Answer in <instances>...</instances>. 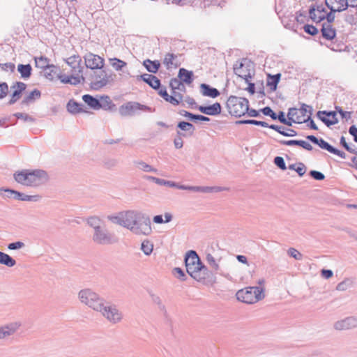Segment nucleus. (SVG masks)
Segmentation results:
<instances>
[{"mask_svg":"<svg viewBox=\"0 0 357 357\" xmlns=\"http://www.w3.org/2000/svg\"><path fill=\"white\" fill-rule=\"evenodd\" d=\"M322 122H324L327 126H331L338 123L337 119H332L331 117H328L325 115L320 116L318 117Z\"/></svg>","mask_w":357,"mask_h":357,"instance_id":"54","label":"nucleus"},{"mask_svg":"<svg viewBox=\"0 0 357 357\" xmlns=\"http://www.w3.org/2000/svg\"><path fill=\"white\" fill-rule=\"evenodd\" d=\"M110 82L109 77L105 71H100L99 74H95L91 82V86L95 90H98L106 86Z\"/></svg>","mask_w":357,"mask_h":357,"instance_id":"17","label":"nucleus"},{"mask_svg":"<svg viewBox=\"0 0 357 357\" xmlns=\"http://www.w3.org/2000/svg\"><path fill=\"white\" fill-rule=\"evenodd\" d=\"M67 64L71 68V73L84 79L82 73L83 66L81 65L82 59L79 55H73L66 59Z\"/></svg>","mask_w":357,"mask_h":357,"instance_id":"14","label":"nucleus"},{"mask_svg":"<svg viewBox=\"0 0 357 357\" xmlns=\"http://www.w3.org/2000/svg\"><path fill=\"white\" fill-rule=\"evenodd\" d=\"M181 114L184 116L185 117L188 118L191 121H209L210 119L203 115L194 114L187 111L181 112Z\"/></svg>","mask_w":357,"mask_h":357,"instance_id":"39","label":"nucleus"},{"mask_svg":"<svg viewBox=\"0 0 357 357\" xmlns=\"http://www.w3.org/2000/svg\"><path fill=\"white\" fill-rule=\"evenodd\" d=\"M312 113V107L306 104H302L300 109L290 108L287 114V118L294 123H306L310 119Z\"/></svg>","mask_w":357,"mask_h":357,"instance_id":"8","label":"nucleus"},{"mask_svg":"<svg viewBox=\"0 0 357 357\" xmlns=\"http://www.w3.org/2000/svg\"><path fill=\"white\" fill-rule=\"evenodd\" d=\"M82 100L87 104L91 108L93 109H99L102 107V105L97 98L93 97L91 95L86 94L82 96Z\"/></svg>","mask_w":357,"mask_h":357,"instance_id":"31","label":"nucleus"},{"mask_svg":"<svg viewBox=\"0 0 357 357\" xmlns=\"http://www.w3.org/2000/svg\"><path fill=\"white\" fill-rule=\"evenodd\" d=\"M288 169L295 171L299 176H303L306 172V167L303 163L290 165Z\"/></svg>","mask_w":357,"mask_h":357,"instance_id":"44","label":"nucleus"},{"mask_svg":"<svg viewBox=\"0 0 357 357\" xmlns=\"http://www.w3.org/2000/svg\"><path fill=\"white\" fill-rule=\"evenodd\" d=\"M24 189L30 192H40L46 186V180H16Z\"/></svg>","mask_w":357,"mask_h":357,"instance_id":"12","label":"nucleus"},{"mask_svg":"<svg viewBox=\"0 0 357 357\" xmlns=\"http://www.w3.org/2000/svg\"><path fill=\"white\" fill-rule=\"evenodd\" d=\"M85 65L91 69H101L104 66V59L98 55L87 53L84 56Z\"/></svg>","mask_w":357,"mask_h":357,"instance_id":"16","label":"nucleus"},{"mask_svg":"<svg viewBox=\"0 0 357 357\" xmlns=\"http://www.w3.org/2000/svg\"><path fill=\"white\" fill-rule=\"evenodd\" d=\"M333 327L337 331H347L357 328V317L350 316L334 323Z\"/></svg>","mask_w":357,"mask_h":357,"instance_id":"15","label":"nucleus"},{"mask_svg":"<svg viewBox=\"0 0 357 357\" xmlns=\"http://www.w3.org/2000/svg\"><path fill=\"white\" fill-rule=\"evenodd\" d=\"M123 212L119 213L116 215H108L107 219L110 220L112 223L121 225L123 227Z\"/></svg>","mask_w":357,"mask_h":357,"instance_id":"50","label":"nucleus"},{"mask_svg":"<svg viewBox=\"0 0 357 357\" xmlns=\"http://www.w3.org/2000/svg\"><path fill=\"white\" fill-rule=\"evenodd\" d=\"M0 264L10 268L16 264V261L9 255L0 251Z\"/></svg>","mask_w":357,"mask_h":357,"instance_id":"33","label":"nucleus"},{"mask_svg":"<svg viewBox=\"0 0 357 357\" xmlns=\"http://www.w3.org/2000/svg\"><path fill=\"white\" fill-rule=\"evenodd\" d=\"M248 104L249 101L245 98L230 96L227 100V106L230 114L241 117L248 111Z\"/></svg>","mask_w":357,"mask_h":357,"instance_id":"7","label":"nucleus"},{"mask_svg":"<svg viewBox=\"0 0 357 357\" xmlns=\"http://www.w3.org/2000/svg\"><path fill=\"white\" fill-rule=\"evenodd\" d=\"M239 124H252L255 126H261L264 128H268L270 126L267 123L264 121H260L257 120H242L237 122Z\"/></svg>","mask_w":357,"mask_h":357,"instance_id":"49","label":"nucleus"},{"mask_svg":"<svg viewBox=\"0 0 357 357\" xmlns=\"http://www.w3.org/2000/svg\"><path fill=\"white\" fill-rule=\"evenodd\" d=\"M280 74H276L275 75H268L267 79V86L270 87L272 91H274L277 89V85L280 81Z\"/></svg>","mask_w":357,"mask_h":357,"instance_id":"41","label":"nucleus"},{"mask_svg":"<svg viewBox=\"0 0 357 357\" xmlns=\"http://www.w3.org/2000/svg\"><path fill=\"white\" fill-rule=\"evenodd\" d=\"M320 148L327 150L328 152L333 153L335 155L341 156L342 158H344V153L342 151L336 149L330 145L328 142H326L323 139H319L318 143L317 144Z\"/></svg>","mask_w":357,"mask_h":357,"instance_id":"29","label":"nucleus"},{"mask_svg":"<svg viewBox=\"0 0 357 357\" xmlns=\"http://www.w3.org/2000/svg\"><path fill=\"white\" fill-rule=\"evenodd\" d=\"M8 92V86L6 82L0 84V99L4 98Z\"/></svg>","mask_w":357,"mask_h":357,"instance_id":"61","label":"nucleus"},{"mask_svg":"<svg viewBox=\"0 0 357 357\" xmlns=\"http://www.w3.org/2000/svg\"><path fill=\"white\" fill-rule=\"evenodd\" d=\"M236 296L239 301L252 304L264 298V289L259 287H248L238 290Z\"/></svg>","mask_w":357,"mask_h":357,"instance_id":"6","label":"nucleus"},{"mask_svg":"<svg viewBox=\"0 0 357 357\" xmlns=\"http://www.w3.org/2000/svg\"><path fill=\"white\" fill-rule=\"evenodd\" d=\"M287 254L296 260H302L303 257V255L294 248H289Z\"/></svg>","mask_w":357,"mask_h":357,"instance_id":"53","label":"nucleus"},{"mask_svg":"<svg viewBox=\"0 0 357 357\" xmlns=\"http://www.w3.org/2000/svg\"><path fill=\"white\" fill-rule=\"evenodd\" d=\"M97 312L111 324H119L123 319V314L117 305L105 300Z\"/></svg>","mask_w":357,"mask_h":357,"instance_id":"4","label":"nucleus"},{"mask_svg":"<svg viewBox=\"0 0 357 357\" xmlns=\"http://www.w3.org/2000/svg\"><path fill=\"white\" fill-rule=\"evenodd\" d=\"M138 110L149 112H153L152 109L146 105H142L137 102H128L120 107L119 113L123 116H132L135 114Z\"/></svg>","mask_w":357,"mask_h":357,"instance_id":"10","label":"nucleus"},{"mask_svg":"<svg viewBox=\"0 0 357 357\" xmlns=\"http://www.w3.org/2000/svg\"><path fill=\"white\" fill-rule=\"evenodd\" d=\"M84 105L70 100L67 104V109L70 113L77 114L83 112Z\"/></svg>","mask_w":357,"mask_h":357,"instance_id":"34","label":"nucleus"},{"mask_svg":"<svg viewBox=\"0 0 357 357\" xmlns=\"http://www.w3.org/2000/svg\"><path fill=\"white\" fill-rule=\"evenodd\" d=\"M268 128L278 132L281 135L286 137H294L297 135L296 131H295L294 130L287 129V131H284L282 127L276 125H271L270 126H268Z\"/></svg>","mask_w":357,"mask_h":357,"instance_id":"37","label":"nucleus"},{"mask_svg":"<svg viewBox=\"0 0 357 357\" xmlns=\"http://www.w3.org/2000/svg\"><path fill=\"white\" fill-rule=\"evenodd\" d=\"M24 246V243L22 241H16L14 243H9L8 245V248L10 250H17L23 248Z\"/></svg>","mask_w":357,"mask_h":357,"instance_id":"64","label":"nucleus"},{"mask_svg":"<svg viewBox=\"0 0 357 357\" xmlns=\"http://www.w3.org/2000/svg\"><path fill=\"white\" fill-rule=\"evenodd\" d=\"M13 176L14 178H29V176L33 178H45L50 176L45 171L42 169H23L16 172Z\"/></svg>","mask_w":357,"mask_h":357,"instance_id":"13","label":"nucleus"},{"mask_svg":"<svg viewBox=\"0 0 357 357\" xmlns=\"http://www.w3.org/2000/svg\"><path fill=\"white\" fill-rule=\"evenodd\" d=\"M19 119H22L24 121H30L32 122L34 121L33 118L26 113H15L14 114Z\"/></svg>","mask_w":357,"mask_h":357,"instance_id":"58","label":"nucleus"},{"mask_svg":"<svg viewBox=\"0 0 357 357\" xmlns=\"http://www.w3.org/2000/svg\"><path fill=\"white\" fill-rule=\"evenodd\" d=\"M36 66L37 68L45 70L46 68L50 66L49 61L46 57L40 56L35 58Z\"/></svg>","mask_w":357,"mask_h":357,"instance_id":"48","label":"nucleus"},{"mask_svg":"<svg viewBox=\"0 0 357 357\" xmlns=\"http://www.w3.org/2000/svg\"><path fill=\"white\" fill-rule=\"evenodd\" d=\"M201 93L204 96L216 98L220 95L219 91L213 87H211L207 84H202L200 85Z\"/></svg>","mask_w":357,"mask_h":357,"instance_id":"26","label":"nucleus"},{"mask_svg":"<svg viewBox=\"0 0 357 357\" xmlns=\"http://www.w3.org/2000/svg\"><path fill=\"white\" fill-rule=\"evenodd\" d=\"M21 324L17 321L11 322L0 326V340L14 335L20 328Z\"/></svg>","mask_w":357,"mask_h":357,"instance_id":"19","label":"nucleus"},{"mask_svg":"<svg viewBox=\"0 0 357 357\" xmlns=\"http://www.w3.org/2000/svg\"><path fill=\"white\" fill-rule=\"evenodd\" d=\"M193 74L185 68H181L178 72L179 78L186 84H191L192 82Z\"/></svg>","mask_w":357,"mask_h":357,"instance_id":"36","label":"nucleus"},{"mask_svg":"<svg viewBox=\"0 0 357 357\" xmlns=\"http://www.w3.org/2000/svg\"><path fill=\"white\" fill-rule=\"evenodd\" d=\"M185 134H184L180 131H177V135L174 140V144L176 149H181L183 147V142L182 139V137H185Z\"/></svg>","mask_w":357,"mask_h":357,"instance_id":"51","label":"nucleus"},{"mask_svg":"<svg viewBox=\"0 0 357 357\" xmlns=\"http://www.w3.org/2000/svg\"><path fill=\"white\" fill-rule=\"evenodd\" d=\"M326 10L325 7L322 4L314 5L309 10V16L313 22L319 23L325 20Z\"/></svg>","mask_w":357,"mask_h":357,"instance_id":"18","label":"nucleus"},{"mask_svg":"<svg viewBox=\"0 0 357 357\" xmlns=\"http://www.w3.org/2000/svg\"><path fill=\"white\" fill-rule=\"evenodd\" d=\"M17 70L20 73L21 77L26 79L30 77L31 75L32 68L29 64H19L17 66Z\"/></svg>","mask_w":357,"mask_h":357,"instance_id":"35","label":"nucleus"},{"mask_svg":"<svg viewBox=\"0 0 357 357\" xmlns=\"http://www.w3.org/2000/svg\"><path fill=\"white\" fill-rule=\"evenodd\" d=\"M322 36L327 40H333L336 35L335 29L329 23H324L321 28Z\"/></svg>","mask_w":357,"mask_h":357,"instance_id":"28","label":"nucleus"},{"mask_svg":"<svg viewBox=\"0 0 357 357\" xmlns=\"http://www.w3.org/2000/svg\"><path fill=\"white\" fill-rule=\"evenodd\" d=\"M326 6L333 11L342 12L348 8L346 0H325Z\"/></svg>","mask_w":357,"mask_h":357,"instance_id":"20","label":"nucleus"},{"mask_svg":"<svg viewBox=\"0 0 357 357\" xmlns=\"http://www.w3.org/2000/svg\"><path fill=\"white\" fill-rule=\"evenodd\" d=\"M137 79H142L154 89H159L160 81L155 76L151 74H143L137 77Z\"/></svg>","mask_w":357,"mask_h":357,"instance_id":"24","label":"nucleus"},{"mask_svg":"<svg viewBox=\"0 0 357 357\" xmlns=\"http://www.w3.org/2000/svg\"><path fill=\"white\" fill-rule=\"evenodd\" d=\"M156 185L159 186H167L169 188H174L180 190H188L192 192L202 193H217L222 191H229V187L227 186H193L180 185L174 181L169 180H152Z\"/></svg>","mask_w":357,"mask_h":357,"instance_id":"3","label":"nucleus"},{"mask_svg":"<svg viewBox=\"0 0 357 357\" xmlns=\"http://www.w3.org/2000/svg\"><path fill=\"white\" fill-rule=\"evenodd\" d=\"M151 298H152L153 303L157 305L158 310L163 313L164 316L167 317V312L166 310V307L162 303V301L161 298H160V296L155 295V294H152Z\"/></svg>","mask_w":357,"mask_h":357,"instance_id":"42","label":"nucleus"},{"mask_svg":"<svg viewBox=\"0 0 357 357\" xmlns=\"http://www.w3.org/2000/svg\"><path fill=\"white\" fill-rule=\"evenodd\" d=\"M261 111L264 115L269 116L272 119H277V114L272 110L270 107H265Z\"/></svg>","mask_w":357,"mask_h":357,"instance_id":"56","label":"nucleus"},{"mask_svg":"<svg viewBox=\"0 0 357 357\" xmlns=\"http://www.w3.org/2000/svg\"><path fill=\"white\" fill-rule=\"evenodd\" d=\"M170 86L174 91L175 89H181V86L184 87L181 82L177 79H173L170 82Z\"/></svg>","mask_w":357,"mask_h":357,"instance_id":"63","label":"nucleus"},{"mask_svg":"<svg viewBox=\"0 0 357 357\" xmlns=\"http://www.w3.org/2000/svg\"><path fill=\"white\" fill-rule=\"evenodd\" d=\"M178 128H180L183 131L189 132L190 135H192L195 128L194 126L188 122L181 121L178 123Z\"/></svg>","mask_w":357,"mask_h":357,"instance_id":"47","label":"nucleus"},{"mask_svg":"<svg viewBox=\"0 0 357 357\" xmlns=\"http://www.w3.org/2000/svg\"><path fill=\"white\" fill-rule=\"evenodd\" d=\"M198 110L206 115L215 116L221 113V105L219 102H215L209 106H199Z\"/></svg>","mask_w":357,"mask_h":357,"instance_id":"23","label":"nucleus"},{"mask_svg":"<svg viewBox=\"0 0 357 357\" xmlns=\"http://www.w3.org/2000/svg\"><path fill=\"white\" fill-rule=\"evenodd\" d=\"M78 298L82 304L96 312L98 311L105 301L104 298L89 288L80 290L78 293Z\"/></svg>","mask_w":357,"mask_h":357,"instance_id":"5","label":"nucleus"},{"mask_svg":"<svg viewBox=\"0 0 357 357\" xmlns=\"http://www.w3.org/2000/svg\"><path fill=\"white\" fill-rule=\"evenodd\" d=\"M251 66L252 64L246 60L243 62H236L234 66V71L236 75L248 82L252 75V70L250 69Z\"/></svg>","mask_w":357,"mask_h":357,"instance_id":"11","label":"nucleus"},{"mask_svg":"<svg viewBox=\"0 0 357 357\" xmlns=\"http://www.w3.org/2000/svg\"><path fill=\"white\" fill-rule=\"evenodd\" d=\"M92 241L100 245H112L117 242L116 238L106 228V225L93 231Z\"/></svg>","mask_w":357,"mask_h":357,"instance_id":"9","label":"nucleus"},{"mask_svg":"<svg viewBox=\"0 0 357 357\" xmlns=\"http://www.w3.org/2000/svg\"><path fill=\"white\" fill-rule=\"evenodd\" d=\"M206 261L209 266L213 269L215 273H218L227 280H231L232 278L229 273H226L221 271L219 264L216 262L213 256L211 254L206 255Z\"/></svg>","mask_w":357,"mask_h":357,"instance_id":"25","label":"nucleus"},{"mask_svg":"<svg viewBox=\"0 0 357 357\" xmlns=\"http://www.w3.org/2000/svg\"><path fill=\"white\" fill-rule=\"evenodd\" d=\"M141 250L146 255H149L153 251V245L149 241H144L142 243Z\"/></svg>","mask_w":357,"mask_h":357,"instance_id":"52","label":"nucleus"},{"mask_svg":"<svg viewBox=\"0 0 357 357\" xmlns=\"http://www.w3.org/2000/svg\"><path fill=\"white\" fill-rule=\"evenodd\" d=\"M163 63L167 69L176 68L181 63L180 56L173 53H167L165 56Z\"/></svg>","mask_w":357,"mask_h":357,"instance_id":"21","label":"nucleus"},{"mask_svg":"<svg viewBox=\"0 0 357 357\" xmlns=\"http://www.w3.org/2000/svg\"><path fill=\"white\" fill-rule=\"evenodd\" d=\"M143 65L149 73H156L160 66V63L158 60L146 59L144 61Z\"/></svg>","mask_w":357,"mask_h":357,"instance_id":"32","label":"nucleus"},{"mask_svg":"<svg viewBox=\"0 0 357 357\" xmlns=\"http://www.w3.org/2000/svg\"><path fill=\"white\" fill-rule=\"evenodd\" d=\"M173 273L182 281H185L186 280V275L184 271L181 268H174L173 269Z\"/></svg>","mask_w":357,"mask_h":357,"instance_id":"55","label":"nucleus"},{"mask_svg":"<svg viewBox=\"0 0 357 357\" xmlns=\"http://www.w3.org/2000/svg\"><path fill=\"white\" fill-rule=\"evenodd\" d=\"M137 168L146 172H149L152 171H155L153 168H152L149 165L144 162H139L137 165Z\"/></svg>","mask_w":357,"mask_h":357,"instance_id":"57","label":"nucleus"},{"mask_svg":"<svg viewBox=\"0 0 357 357\" xmlns=\"http://www.w3.org/2000/svg\"><path fill=\"white\" fill-rule=\"evenodd\" d=\"M57 77L60 79V81L63 84H70L73 85H76L79 84L82 80L79 77L72 73L70 76H66L58 75Z\"/></svg>","mask_w":357,"mask_h":357,"instance_id":"30","label":"nucleus"},{"mask_svg":"<svg viewBox=\"0 0 357 357\" xmlns=\"http://www.w3.org/2000/svg\"><path fill=\"white\" fill-rule=\"evenodd\" d=\"M353 284L354 282L352 279L346 278L337 285L336 289L337 291H346L347 289L351 288L353 286Z\"/></svg>","mask_w":357,"mask_h":357,"instance_id":"45","label":"nucleus"},{"mask_svg":"<svg viewBox=\"0 0 357 357\" xmlns=\"http://www.w3.org/2000/svg\"><path fill=\"white\" fill-rule=\"evenodd\" d=\"M184 261L188 273L198 282H204L211 275V272L202 262L195 250H189L186 252Z\"/></svg>","mask_w":357,"mask_h":357,"instance_id":"2","label":"nucleus"},{"mask_svg":"<svg viewBox=\"0 0 357 357\" xmlns=\"http://www.w3.org/2000/svg\"><path fill=\"white\" fill-rule=\"evenodd\" d=\"M275 164L281 169H285L287 167L285 166V162L282 157L277 156L274 159Z\"/></svg>","mask_w":357,"mask_h":357,"instance_id":"62","label":"nucleus"},{"mask_svg":"<svg viewBox=\"0 0 357 357\" xmlns=\"http://www.w3.org/2000/svg\"><path fill=\"white\" fill-rule=\"evenodd\" d=\"M122 218L123 227L129 229L135 234L149 235L152 231L150 218L141 212L123 211Z\"/></svg>","mask_w":357,"mask_h":357,"instance_id":"1","label":"nucleus"},{"mask_svg":"<svg viewBox=\"0 0 357 357\" xmlns=\"http://www.w3.org/2000/svg\"><path fill=\"white\" fill-rule=\"evenodd\" d=\"M109 62L112 68L116 71L122 70L123 68L127 66L126 62L117 58H110L109 59Z\"/></svg>","mask_w":357,"mask_h":357,"instance_id":"40","label":"nucleus"},{"mask_svg":"<svg viewBox=\"0 0 357 357\" xmlns=\"http://www.w3.org/2000/svg\"><path fill=\"white\" fill-rule=\"evenodd\" d=\"M336 112H337L342 116V119L348 121L351 117V113L350 112H345L340 107H335Z\"/></svg>","mask_w":357,"mask_h":357,"instance_id":"59","label":"nucleus"},{"mask_svg":"<svg viewBox=\"0 0 357 357\" xmlns=\"http://www.w3.org/2000/svg\"><path fill=\"white\" fill-rule=\"evenodd\" d=\"M87 225L91 227L93 231L100 229L105 225V222L98 216L93 215L86 218Z\"/></svg>","mask_w":357,"mask_h":357,"instance_id":"27","label":"nucleus"},{"mask_svg":"<svg viewBox=\"0 0 357 357\" xmlns=\"http://www.w3.org/2000/svg\"><path fill=\"white\" fill-rule=\"evenodd\" d=\"M182 99H183V96L181 93L173 91V95L172 96L169 95V97H167L165 100L167 102H170L173 105H178L180 103V102L182 100Z\"/></svg>","mask_w":357,"mask_h":357,"instance_id":"46","label":"nucleus"},{"mask_svg":"<svg viewBox=\"0 0 357 357\" xmlns=\"http://www.w3.org/2000/svg\"><path fill=\"white\" fill-rule=\"evenodd\" d=\"M26 84L21 82H17L11 86V89L13 90V93L11 95V99L9 101L10 105L14 104L17 100L20 99L21 96V93L26 89Z\"/></svg>","mask_w":357,"mask_h":357,"instance_id":"22","label":"nucleus"},{"mask_svg":"<svg viewBox=\"0 0 357 357\" xmlns=\"http://www.w3.org/2000/svg\"><path fill=\"white\" fill-rule=\"evenodd\" d=\"M40 91L38 89H34L24 98V100H22V103L29 104V102L33 101L34 100L40 98Z\"/></svg>","mask_w":357,"mask_h":357,"instance_id":"43","label":"nucleus"},{"mask_svg":"<svg viewBox=\"0 0 357 357\" xmlns=\"http://www.w3.org/2000/svg\"><path fill=\"white\" fill-rule=\"evenodd\" d=\"M58 68L54 65H50L44 70V76L47 79L52 81L56 76L57 77Z\"/></svg>","mask_w":357,"mask_h":357,"instance_id":"38","label":"nucleus"},{"mask_svg":"<svg viewBox=\"0 0 357 357\" xmlns=\"http://www.w3.org/2000/svg\"><path fill=\"white\" fill-rule=\"evenodd\" d=\"M303 29L307 33L314 36L318 33L317 29L313 25L306 24L304 26Z\"/></svg>","mask_w":357,"mask_h":357,"instance_id":"60","label":"nucleus"}]
</instances>
